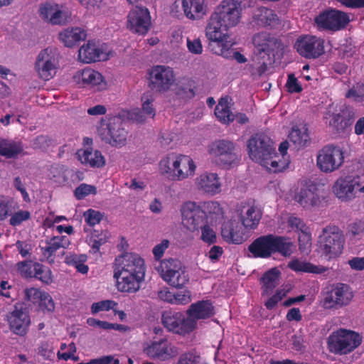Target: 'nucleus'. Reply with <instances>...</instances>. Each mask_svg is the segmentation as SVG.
<instances>
[{"instance_id":"obj_1","label":"nucleus","mask_w":364,"mask_h":364,"mask_svg":"<svg viewBox=\"0 0 364 364\" xmlns=\"http://www.w3.org/2000/svg\"><path fill=\"white\" fill-rule=\"evenodd\" d=\"M145 264L144 259L135 254H124L117 257L113 264V277L118 291L135 293L140 289L144 279Z\"/></svg>"},{"instance_id":"obj_2","label":"nucleus","mask_w":364,"mask_h":364,"mask_svg":"<svg viewBox=\"0 0 364 364\" xmlns=\"http://www.w3.org/2000/svg\"><path fill=\"white\" fill-rule=\"evenodd\" d=\"M241 2L237 0H223L211 14L205 27V36L210 42H221L228 38L227 31L236 26L241 18Z\"/></svg>"},{"instance_id":"obj_3","label":"nucleus","mask_w":364,"mask_h":364,"mask_svg":"<svg viewBox=\"0 0 364 364\" xmlns=\"http://www.w3.org/2000/svg\"><path fill=\"white\" fill-rule=\"evenodd\" d=\"M247 151L250 159L273 173L282 171L289 161L281 160L274 147V142L263 134H255L247 141Z\"/></svg>"},{"instance_id":"obj_4","label":"nucleus","mask_w":364,"mask_h":364,"mask_svg":"<svg viewBox=\"0 0 364 364\" xmlns=\"http://www.w3.org/2000/svg\"><path fill=\"white\" fill-rule=\"evenodd\" d=\"M252 43L256 50V55L250 65L253 76H262L267 70L272 58L281 46V41L267 32H260L254 35Z\"/></svg>"},{"instance_id":"obj_5","label":"nucleus","mask_w":364,"mask_h":364,"mask_svg":"<svg viewBox=\"0 0 364 364\" xmlns=\"http://www.w3.org/2000/svg\"><path fill=\"white\" fill-rule=\"evenodd\" d=\"M294 247L290 238L268 234L254 240L248 246V251L255 258H269L275 253L289 257L293 252Z\"/></svg>"},{"instance_id":"obj_6","label":"nucleus","mask_w":364,"mask_h":364,"mask_svg":"<svg viewBox=\"0 0 364 364\" xmlns=\"http://www.w3.org/2000/svg\"><path fill=\"white\" fill-rule=\"evenodd\" d=\"M193 159L186 155L168 154L159 162V170L162 174L173 181H182L193 176L196 171Z\"/></svg>"},{"instance_id":"obj_7","label":"nucleus","mask_w":364,"mask_h":364,"mask_svg":"<svg viewBox=\"0 0 364 364\" xmlns=\"http://www.w3.org/2000/svg\"><path fill=\"white\" fill-rule=\"evenodd\" d=\"M345 238L338 226L327 225L318 237L317 247L321 256L327 260L338 257L343 252Z\"/></svg>"},{"instance_id":"obj_8","label":"nucleus","mask_w":364,"mask_h":364,"mask_svg":"<svg viewBox=\"0 0 364 364\" xmlns=\"http://www.w3.org/2000/svg\"><path fill=\"white\" fill-rule=\"evenodd\" d=\"M156 269L161 278L173 287L183 288L189 282L188 273L178 259H165Z\"/></svg>"},{"instance_id":"obj_9","label":"nucleus","mask_w":364,"mask_h":364,"mask_svg":"<svg viewBox=\"0 0 364 364\" xmlns=\"http://www.w3.org/2000/svg\"><path fill=\"white\" fill-rule=\"evenodd\" d=\"M349 22L350 17L347 13L330 8L315 16L314 26L319 31L334 33L344 29Z\"/></svg>"},{"instance_id":"obj_10","label":"nucleus","mask_w":364,"mask_h":364,"mask_svg":"<svg viewBox=\"0 0 364 364\" xmlns=\"http://www.w3.org/2000/svg\"><path fill=\"white\" fill-rule=\"evenodd\" d=\"M161 321L167 331L183 336L193 332L198 324L183 312L173 309L163 311Z\"/></svg>"},{"instance_id":"obj_11","label":"nucleus","mask_w":364,"mask_h":364,"mask_svg":"<svg viewBox=\"0 0 364 364\" xmlns=\"http://www.w3.org/2000/svg\"><path fill=\"white\" fill-rule=\"evenodd\" d=\"M181 224L188 232L198 235L200 228L208 223V215L202 207L194 201H186L180 208Z\"/></svg>"},{"instance_id":"obj_12","label":"nucleus","mask_w":364,"mask_h":364,"mask_svg":"<svg viewBox=\"0 0 364 364\" xmlns=\"http://www.w3.org/2000/svg\"><path fill=\"white\" fill-rule=\"evenodd\" d=\"M101 139L112 146L122 147L127 144V132L121 118L111 117L98 129Z\"/></svg>"},{"instance_id":"obj_13","label":"nucleus","mask_w":364,"mask_h":364,"mask_svg":"<svg viewBox=\"0 0 364 364\" xmlns=\"http://www.w3.org/2000/svg\"><path fill=\"white\" fill-rule=\"evenodd\" d=\"M344 159V151L339 146L328 144L318 151L316 166L323 173H332L343 164Z\"/></svg>"},{"instance_id":"obj_14","label":"nucleus","mask_w":364,"mask_h":364,"mask_svg":"<svg viewBox=\"0 0 364 364\" xmlns=\"http://www.w3.org/2000/svg\"><path fill=\"white\" fill-rule=\"evenodd\" d=\"M361 343L360 335L353 331L340 329L334 332L328 338L331 350L336 353L347 354L353 351Z\"/></svg>"},{"instance_id":"obj_15","label":"nucleus","mask_w":364,"mask_h":364,"mask_svg":"<svg viewBox=\"0 0 364 364\" xmlns=\"http://www.w3.org/2000/svg\"><path fill=\"white\" fill-rule=\"evenodd\" d=\"M324 39L312 35H301L294 45L296 52L306 59H316L325 53Z\"/></svg>"},{"instance_id":"obj_16","label":"nucleus","mask_w":364,"mask_h":364,"mask_svg":"<svg viewBox=\"0 0 364 364\" xmlns=\"http://www.w3.org/2000/svg\"><path fill=\"white\" fill-rule=\"evenodd\" d=\"M235 144L226 139H219L211 143L208 152L219 165L230 166L236 159Z\"/></svg>"},{"instance_id":"obj_17","label":"nucleus","mask_w":364,"mask_h":364,"mask_svg":"<svg viewBox=\"0 0 364 364\" xmlns=\"http://www.w3.org/2000/svg\"><path fill=\"white\" fill-rule=\"evenodd\" d=\"M360 186L359 176H346L338 178L333 186V192L343 202H348L356 198Z\"/></svg>"},{"instance_id":"obj_18","label":"nucleus","mask_w":364,"mask_h":364,"mask_svg":"<svg viewBox=\"0 0 364 364\" xmlns=\"http://www.w3.org/2000/svg\"><path fill=\"white\" fill-rule=\"evenodd\" d=\"M151 15L149 9L136 6L128 14L127 28L132 33L145 35L151 26Z\"/></svg>"},{"instance_id":"obj_19","label":"nucleus","mask_w":364,"mask_h":364,"mask_svg":"<svg viewBox=\"0 0 364 364\" xmlns=\"http://www.w3.org/2000/svg\"><path fill=\"white\" fill-rule=\"evenodd\" d=\"M58 65V61L55 53L52 49L46 48L38 54L35 68L39 77L46 81L55 75Z\"/></svg>"},{"instance_id":"obj_20","label":"nucleus","mask_w":364,"mask_h":364,"mask_svg":"<svg viewBox=\"0 0 364 364\" xmlns=\"http://www.w3.org/2000/svg\"><path fill=\"white\" fill-rule=\"evenodd\" d=\"M11 330L16 335L24 336L31 323L28 311L23 304H16L14 309L7 315Z\"/></svg>"},{"instance_id":"obj_21","label":"nucleus","mask_w":364,"mask_h":364,"mask_svg":"<svg viewBox=\"0 0 364 364\" xmlns=\"http://www.w3.org/2000/svg\"><path fill=\"white\" fill-rule=\"evenodd\" d=\"M150 81L154 88L166 91L170 88L175 80L173 70L165 65L154 66L149 72Z\"/></svg>"},{"instance_id":"obj_22","label":"nucleus","mask_w":364,"mask_h":364,"mask_svg":"<svg viewBox=\"0 0 364 364\" xmlns=\"http://www.w3.org/2000/svg\"><path fill=\"white\" fill-rule=\"evenodd\" d=\"M105 44H101L95 41H88L80 47L78 58L85 63H90L107 60Z\"/></svg>"},{"instance_id":"obj_23","label":"nucleus","mask_w":364,"mask_h":364,"mask_svg":"<svg viewBox=\"0 0 364 364\" xmlns=\"http://www.w3.org/2000/svg\"><path fill=\"white\" fill-rule=\"evenodd\" d=\"M181 7L185 16L191 20H198L206 13L205 0H176L172 5V12Z\"/></svg>"},{"instance_id":"obj_24","label":"nucleus","mask_w":364,"mask_h":364,"mask_svg":"<svg viewBox=\"0 0 364 364\" xmlns=\"http://www.w3.org/2000/svg\"><path fill=\"white\" fill-rule=\"evenodd\" d=\"M295 200L304 208L318 206L321 198L317 185L312 182L306 183L295 196Z\"/></svg>"},{"instance_id":"obj_25","label":"nucleus","mask_w":364,"mask_h":364,"mask_svg":"<svg viewBox=\"0 0 364 364\" xmlns=\"http://www.w3.org/2000/svg\"><path fill=\"white\" fill-rule=\"evenodd\" d=\"M352 297L353 294L349 291L348 286L344 284H339L327 293L323 300V306L326 308H332L337 305H347Z\"/></svg>"},{"instance_id":"obj_26","label":"nucleus","mask_w":364,"mask_h":364,"mask_svg":"<svg viewBox=\"0 0 364 364\" xmlns=\"http://www.w3.org/2000/svg\"><path fill=\"white\" fill-rule=\"evenodd\" d=\"M235 44L228 38H224L221 42L209 43V48L213 53L218 55H221L227 59H235L239 63H245L247 58L240 52L235 50L233 48Z\"/></svg>"},{"instance_id":"obj_27","label":"nucleus","mask_w":364,"mask_h":364,"mask_svg":"<svg viewBox=\"0 0 364 364\" xmlns=\"http://www.w3.org/2000/svg\"><path fill=\"white\" fill-rule=\"evenodd\" d=\"M221 235L228 243L240 245L245 241L243 225L235 220L223 224Z\"/></svg>"},{"instance_id":"obj_28","label":"nucleus","mask_w":364,"mask_h":364,"mask_svg":"<svg viewBox=\"0 0 364 364\" xmlns=\"http://www.w3.org/2000/svg\"><path fill=\"white\" fill-rule=\"evenodd\" d=\"M215 314V308L210 300H201L191 304L186 311V316L196 323L198 320L207 319Z\"/></svg>"},{"instance_id":"obj_29","label":"nucleus","mask_w":364,"mask_h":364,"mask_svg":"<svg viewBox=\"0 0 364 364\" xmlns=\"http://www.w3.org/2000/svg\"><path fill=\"white\" fill-rule=\"evenodd\" d=\"M262 216V210L256 205H243L239 213V218L245 229L255 230L257 228Z\"/></svg>"},{"instance_id":"obj_30","label":"nucleus","mask_w":364,"mask_h":364,"mask_svg":"<svg viewBox=\"0 0 364 364\" xmlns=\"http://www.w3.org/2000/svg\"><path fill=\"white\" fill-rule=\"evenodd\" d=\"M76 155L82 164L90 168H102L105 164V159L101 151L92 148L80 149Z\"/></svg>"},{"instance_id":"obj_31","label":"nucleus","mask_w":364,"mask_h":364,"mask_svg":"<svg viewBox=\"0 0 364 364\" xmlns=\"http://www.w3.org/2000/svg\"><path fill=\"white\" fill-rule=\"evenodd\" d=\"M196 183L199 190L212 196L221 191V184L217 173H204L196 178Z\"/></svg>"},{"instance_id":"obj_32","label":"nucleus","mask_w":364,"mask_h":364,"mask_svg":"<svg viewBox=\"0 0 364 364\" xmlns=\"http://www.w3.org/2000/svg\"><path fill=\"white\" fill-rule=\"evenodd\" d=\"M146 355L152 359L165 360L171 356V348L170 343L166 339H160L159 341H154L144 350Z\"/></svg>"},{"instance_id":"obj_33","label":"nucleus","mask_w":364,"mask_h":364,"mask_svg":"<svg viewBox=\"0 0 364 364\" xmlns=\"http://www.w3.org/2000/svg\"><path fill=\"white\" fill-rule=\"evenodd\" d=\"M77 82L81 83L83 87L90 86H105V83L103 81V76L99 72L91 68H85L79 71L75 76ZM100 87H98L100 90Z\"/></svg>"},{"instance_id":"obj_34","label":"nucleus","mask_w":364,"mask_h":364,"mask_svg":"<svg viewBox=\"0 0 364 364\" xmlns=\"http://www.w3.org/2000/svg\"><path fill=\"white\" fill-rule=\"evenodd\" d=\"M46 246L41 247L42 254L48 259L52 258L60 248L66 249L70 244L67 236H53L46 241Z\"/></svg>"},{"instance_id":"obj_35","label":"nucleus","mask_w":364,"mask_h":364,"mask_svg":"<svg viewBox=\"0 0 364 364\" xmlns=\"http://www.w3.org/2000/svg\"><path fill=\"white\" fill-rule=\"evenodd\" d=\"M23 143L20 141L0 139V155L6 159H15L23 151Z\"/></svg>"},{"instance_id":"obj_36","label":"nucleus","mask_w":364,"mask_h":364,"mask_svg":"<svg viewBox=\"0 0 364 364\" xmlns=\"http://www.w3.org/2000/svg\"><path fill=\"white\" fill-rule=\"evenodd\" d=\"M280 274V271L274 267L262 275L261 278L262 296H269L272 294L273 289L279 284Z\"/></svg>"},{"instance_id":"obj_37","label":"nucleus","mask_w":364,"mask_h":364,"mask_svg":"<svg viewBox=\"0 0 364 364\" xmlns=\"http://www.w3.org/2000/svg\"><path fill=\"white\" fill-rule=\"evenodd\" d=\"M87 34L85 31L78 27L65 29L59 35L60 41L65 46L72 48L80 41L85 40Z\"/></svg>"},{"instance_id":"obj_38","label":"nucleus","mask_w":364,"mask_h":364,"mask_svg":"<svg viewBox=\"0 0 364 364\" xmlns=\"http://www.w3.org/2000/svg\"><path fill=\"white\" fill-rule=\"evenodd\" d=\"M215 114L223 124H228L235 120V114L230 109L228 96L220 98L215 107Z\"/></svg>"},{"instance_id":"obj_39","label":"nucleus","mask_w":364,"mask_h":364,"mask_svg":"<svg viewBox=\"0 0 364 364\" xmlns=\"http://www.w3.org/2000/svg\"><path fill=\"white\" fill-rule=\"evenodd\" d=\"M197 85L192 78L183 79L176 87V94L182 99L190 100L195 97Z\"/></svg>"},{"instance_id":"obj_40","label":"nucleus","mask_w":364,"mask_h":364,"mask_svg":"<svg viewBox=\"0 0 364 364\" xmlns=\"http://www.w3.org/2000/svg\"><path fill=\"white\" fill-rule=\"evenodd\" d=\"M108 232L102 230H93L88 237V245L91 247L90 252L97 253L100 247L105 244L109 238Z\"/></svg>"},{"instance_id":"obj_41","label":"nucleus","mask_w":364,"mask_h":364,"mask_svg":"<svg viewBox=\"0 0 364 364\" xmlns=\"http://www.w3.org/2000/svg\"><path fill=\"white\" fill-rule=\"evenodd\" d=\"M87 260V256L85 254L70 253L65 258V262L68 265L75 267L82 274H87L89 270L88 266L85 264Z\"/></svg>"},{"instance_id":"obj_42","label":"nucleus","mask_w":364,"mask_h":364,"mask_svg":"<svg viewBox=\"0 0 364 364\" xmlns=\"http://www.w3.org/2000/svg\"><path fill=\"white\" fill-rule=\"evenodd\" d=\"M289 139L299 148L306 146L309 139L307 129L305 127L301 129L297 127H293L289 134Z\"/></svg>"},{"instance_id":"obj_43","label":"nucleus","mask_w":364,"mask_h":364,"mask_svg":"<svg viewBox=\"0 0 364 364\" xmlns=\"http://www.w3.org/2000/svg\"><path fill=\"white\" fill-rule=\"evenodd\" d=\"M328 123L337 133H342L352 124L353 119L343 118L340 113H333Z\"/></svg>"},{"instance_id":"obj_44","label":"nucleus","mask_w":364,"mask_h":364,"mask_svg":"<svg viewBox=\"0 0 364 364\" xmlns=\"http://www.w3.org/2000/svg\"><path fill=\"white\" fill-rule=\"evenodd\" d=\"M345 97L355 103L364 104V82L354 85L346 92Z\"/></svg>"},{"instance_id":"obj_45","label":"nucleus","mask_w":364,"mask_h":364,"mask_svg":"<svg viewBox=\"0 0 364 364\" xmlns=\"http://www.w3.org/2000/svg\"><path fill=\"white\" fill-rule=\"evenodd\" d=\"M35 274L33 278H36L45 284H50L53 281L52 272L49 267L36 262L35 265Z\"/></svg>"},{"instance_id":"obj_46","label":"nucleus","mask_w":364,"mask_h":364,"mask_svg":"<svg viewBox=\"0 0 364 364\" xmlns=\"http://www.w3.org/2000/svg\"><path fill=\"white\" fill-rule=\"evenodd\" d=\"M36 262L31 260L19 262L16 264L17 271L23 278H33L35 274Z\"/></svg>"},{"instance_id":"obj_47","label":"nucleus","mask_w":364,"mask_h":364,"mask_svg":"<svg viewBox=\"0 0 364 364\" xmlns=\"http://www.w3.org/2000/svg\"><path fill=\"white\" fill-rule=\"evenodd\" d=\"M347 235L351 240H360L364 236V221L359 220L349 224Z\"/></svg>"},{"instance_id":"obj_48","label":"nucleus","mask_w":364,"mask_h":364,"mask_svg":"<svg viewBox=\"0 0 364 364\" xmlns=\"http://www.w3.org/2000/svg\"><path fill=\"white\" fill-rule=\"evenodd\" d=\"M258 20L264 26H271L277 21V16L272 9L261 8Z\"/></svg>"},{"instance_id":"obj_49","label":"nucleus","mask_w":364,"mask_h":364,"mask_svg":"<svg viewBox=\"0 0 364 364\" xmlns=\"http://www.w3.org/2000/svg\"><path fill=\"white\" fill-rule=\"evenodd\" d=\"M200 231L201 232L200 239L203 242L208 245H212L217 242L216 233L208 225V222L205 223V225L201 226Z\"/></svg>"},{"instance_id":"obj_50","label":"nucleus","mask_w":364,"mask_h":364,"mask_svg":"<svg viewBox=\"0 0 364 364\" xmlns=\"http://www.w3.org/2000/svg\"><path fill=\"white\" fill-rule=\"evenodd\" d=\"M288 267L291 270L299 272H314V266L311 263L301 262L298 259L291 260L288 264Z\"/></svg>"},{"instance_id":"obj_51","label":"nucleus","mask_w":364,"mask_h":364,"mask_svg":"<svg viewBox=\"0 0 364 364\" xmlns=\"http://www.w3.org/2000/svg\"><path fill=\"white\" fill-rule=\"evenodd\" d=\"M312 245L311 233L310 230L301 232L299 235V248L301 252L308 253Z\"/></svg>"},{"instance_id":"obj_52","label":"nucleus","mask_w":364,"mask_h":364,"mask_svg":"<svg viewBox=\"0 0 364 364\" xmlns=\"http://www.w3.org/2000/svg\"><path fill=\"white\" fill-rule=\"evenodd\" d=\"M83 215L87 224H88L90 226H95L102 221L104 217V213H102L98 210L90 208L84 213Z\"/></svg>"},{"instance_id":"obj_53","label":"nucleus","mask_w":364,"mask_h":364,"mask_svg":"<svg viewBox=\"0 0 364 364\" xmlns=\"http://www.w3.org/2000/svg\"><path fill=\"white\" fill-rule=\"evenodd\" d=\"M92 193H96V188L86 183L80 184L74 191V196L77 200H82Z\"/></svg>"},{"instance_id":"obj_54","label":"nucleus","mask_w":364,"mask_h":364,"mask_svg":"<svg viewBox=\"0 0 364 364\" xmlns=\"http://www.w3.org/2000/svg\"><path fill=\"white\" fill-rule=\"evenodd\" d=\"M46 292L36 288H30L25 290V299L34 304H39Z\"/></svg>"},{"instance_id":"obj_55","label":"nucleus","mask_w":364,"mask_h":364,"mask_svg":"<svg viewBox=\"0 0 364 364\" xmlns=\"http://www.w3.org/2000/svg\"><path fill=\"white\" fill-rule=\"evenodd\" d=\"M31 218V213L28 210H18L14 213L9 219V224L11 226L16 227L23 222L28 220Z\"/></svg>"},{"instance_id":"obj_56","label":"nucleus","mask_w":364,"mask_h":364,"mask_svg":"<svg viewBox=\"0 0 364 364\" xmlns=\"http://www.w3.org/2000/svg\"><path fill=\"white\" fill-rule=\"evenodd\" d=\"M50 176L56 183H65L66 181L65 167L60 165L52 166Z\"/></svg>"},{"instance_id":"obj_57","label":"nucleus","mask_w":364,"mask_h":364,"mask_svg":"<svg viewBox=\"0 0 364 364\" xmlns=\"http://www.w3.org/2000/svg\"><path fill=\"white\" fill-rule=\"evenodd\" d=\"M142 111L151 117L155 116V109L153 107L154 97L151 95L144 94L141 97Z\"/></svg>"},{"instance_id":"obj_58","label":"nucleus","mask_w":364,"mask_h":364,"mask_svg":"<svg viewBox=\"0 0 364 364\" xmlns=\"http://www.w3.org/2000/svg\"><path fill=\"white\" fill-rule=\"evenodd\" d=\"M116 305H117V304L112 300H104L93 303L91 306V312L95 314L100 311H109Z\"/></svg>"},{"instance_id":"obj_59","label":"nucleus","mask_w":364,"mask_h":364,"mask_svg":"<svg viewBox=\"0 0 364 364\" xmlns=\"http://www.w3.org/2000/svg\"><path fill=\"white\" fill-rule=\"evenodd\" d=\"M287 90L290 93H299L302 91V87L294 74L288 75L286 83Z\"/></svg>"},{"instance_id":"obj_60","label":"nucleus","mask_w":364,"mask_h":364,"mask_svg":"<svg viewBox=\"0 0 364 364\" xmlns=\"http://www.w3.org/2000/svg\"><path fill=\"white\" fill-rule=\"evenodd\" d=\"M288 224L291 228H295L300 233L309 230V228L304 220L298 217L290 216L288 219Z\"/></svg>"},{"instance_id":"obj_61","label":"nucleus","mask_w":364,"mask_h":364,"mask_svg":"<svg viewBox=\"0 0 364 364\" xmlns=\"http://www.w3.org/2000/svg\"><path fill=\"white\" fill-rule=\"evenodd\" d=\"M286 296L283 290L277 289L274 294L269 297L264 303L265 307L269 309H273L277 304Z\"/></svg>"},{"instance_id":"obj_62","label":"nucleus","mask_w":364,"mask_h":364,"mask_svg":"<svg viewBox=\"0 0 364 364\" xmlns=\"http://www.w3.org/2000/svg\"><path fill=\"white\" fill-rule=\"evenodd\" d=\"M58 7L57 4H52L46 3L41 6L39 12L42 18L46 21H50V18L53 16V13Z\"/></svg>"},{"instance_id":"obj_63","label":"nucleus","mask_w":364,"mask_h":364,"mask_svg":"<svg viewBox=\"0 0 364 364\" xmlns=\"http://www.w3.org/2000/svg\"><path fill=\"white\" fill-rule=\"evenodd\" d=\"M51 144L52 139L45 135L38 136L33 141L34 148L42 151H46Z\"/></svg>"},{"instance_id":"obj_64","label":"nucleus","mask_w":364,"mask_h":364,"mask_svg":"<svg viewBox=\"0 0 364 364\" xmlns=\"http://www.w3.org/2000/svg\"><path fill=\"white\" fill-rule=\"evenodd\" d=\"M77 364H119L118 359H114L112 355H105L99 358L92 359L87 363Z\"/></svg>"}]
</instances>
